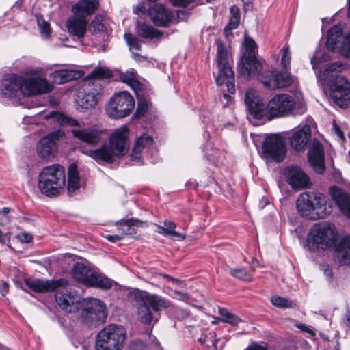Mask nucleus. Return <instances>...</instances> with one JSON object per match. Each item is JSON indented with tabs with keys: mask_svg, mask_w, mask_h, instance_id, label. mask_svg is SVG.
<instances>
[{
	"mask_svg": "<svg viewBox=\"0 0 350 350\" xmlns=\"http://www.w3.org/2000/svg\"><path fill=\"white\" fill-rule=\"evenodd\" d=\"M245 103L250 115L258 120L266 118L271 120L293 113L302 114L306 111V105L301 94L295 96L278 94L264 105L258 92L251 88L245 93Z\"/></svg>",
	"mask_w": 350,
	"mask_h": 350,
	"instance_id": "1",
	"label": "nucleus"
},
{
	"mask_svg": "<svg viewBox=\"0 0 350 350\" xmlns=\"http://www.w3.org/2000/svg\"><path fill=\"white\" fill-rule=\"evenodd\" d=\"M55 299L60 308L67 313L81 311V320L85 324L103 323L107 319L105 305L99 299L90 297L81 299L75 291L59 289Z\"/></svg>",
	"mask_w": 350,
	"mask_h": 350,
	"instance_id": "2",
	"label": "nucleus"
},
{
	"mask_svg": "<svg viewBox=\"0 0 350 350\" xmlns=\"http://www.w3.org/2000/svg\"><path fill=\"white\" fill-rule=\"evenodd\" d=\"M129 130L126 126L116 129L109 137V144H103L100 148L94 150H83L81 151L96 161H104L112 163L114 157H120L126 152V140Z\"/></svg>",
	"mask_w": 350,
	"mask_h": 350,
	"instance_id": "3",
	"label": "nucleus"
},
{
	"mask_svg": "<svg viewBox=\"0 0 350 350\" xmlns=\"http://www.w3.org/2000/svg\"><path fill=\"white\" fill-rule=\"evenodd\" d=\"M300 214L310 219L324 218L332 213V206L325 195L316 192H304L297 200Z\"/></svg>",
	"mask_w": 350,
	"mask_h": 350,
	"instance_id": "4",
	"label": "nucleus"
},
{
	"mask_svg": "<svg viewBox=\"0 0 350 350\" xmlns=\"http://www.w3.org/2000/svg\"><path fill=\"white\" fill-rule=\"evenodd\" d=\"M65 170L59 164H53L42 169L38 175V186L42 194L52 197L59 194L65 186Z\"/></svg>",
	"mask_w": 350,
	"mask_h": 350,
	"instance_id": "5",
	"label": "nucleus"
},
{
	"mask_svg": "<svg viewBox=\"0 0 350 350\" xmlns=\"http://www.w3.org/2000/svg\"><path fill=\"white\" fill-rule=\"evenodd\" d=\"M71 275L79 283L89 287L109 290L113 286V280L96 269L82 262H76L71 269Z\"/></svg>",
	"mask_w": 350,
	"mask_h": 350,
	"instance_id": "6",
	"label": "nucleus"
},
{
	"mask_svg": "<svg viewBox=\"0 0 350 350\" xmlns=\"http://www.w3.org/2000/svg\"><path fill=\"white\" fill-rule=\"evenodd\" d=\"M126 340V331L120 325L110 324L105 326L97 334L95 350H122Z\"/></svg>",
	"mask_w": 350,
	"mask_h": 350,
	"instance_id": "7",
	"label": "nucleus"
},
{
	"mask_svg": "<svg viewBox=\"0 0 350 350\" xmlns=\"http://www.w3.org/2000/svg\"><path fill=\"white\" fill-rule=\"evenodd\" d=\"M336 237L337 231L333 225L326 222L318 223L308 235L307 245L311 251L326 250L334 245Z\"/></svg>",
	"mask_w": 350,
	"mask_h": 350,
	"instance_id": "8",
	"label": "nucleus"
},
{
	"mask_svg": "<svg viewBox=\"0 0 350 350\" xmlns=\"http://www.w3.org/2000/svg\"><path fill=\"white\" fill-rule=\"evenodd\" d=\"M217 57L216 63L219 69L218 75L215 77L216 83L222 85L226 83L228 91L230 94L235 92L234 75L229 63V57L226 47L220 39H216Z\"/></svg>",
	"mask_w": 350,
	"mask_h": 350,
	"instance_id": "9",
	"label": "nucleus"
},
{
	"mask_svg": "<svg viewBox=\"0 0 350 350\" xmlns=\"http://www.w3.org/2000/svg\"><path fill=\"white\" fill-rule=\"evenodd\" d=\"M134 107L135 100L132 95L126 91H121L111 98L106 107V112L109 117L119 119L129 116Z\"/></svg>",
	"mask_w": 350,
	"mask_h": 350,
	"instance_id": "10",
	"label": "nucleus"
},
{
	"mask_svg": "<svg viewBox=\"0 0 350 350\" xmlns=\"http://www.w3.org/2000/svg\"><path fill=\"white\" fill-rule=\"evenodd\" d=\"M286 152L285 142L280 135L272 134L265 137L262 142V154L265 157L280 162L284 159Z\"/></svg>",
	"mask_w": 350,
	"mask_h": 350,
	"instance_id": "11",
	"label": "nucleus"
},
{
	"mask_svg": "<svg viewBox=\"0 0 350 350\" xmlns=\"http://www.w3.org/2000/svg\"><path fill=\"white\" fill-rule=\"evenodd\" d=\"M330 90L334 103L340 107H347L350 103V83L342 76L335 75Z\"/></svg>",
	"mask_w": 350,
	"mask_h": 350,
	"instance_id": "12",
	"label": "nucleus"
},
{
	"mask_svg": "<svg viewBox=\"0 0 350 350\" xmlns=\"http://www.w3.org/2000/svg\"><path fill=\"white\" fill-rule=\"evenodd\" d=\"M61 130H57L42 137L37 144V154L38 157L46 161L55 157L57 145L56 142L64 136Z\"/></svg>",
	"mask_w": 350,
	"mask_h": 350,
	"instance_id": "13",
	"label": "nucleus"
},
{
	"mask_svg": "<svg viewBox=\"0 0 350 350\" xmlns=\"http://www.w3.org/2000/svg\"><path fill=\"white\" fill-rule=\"evenodd\" d=\"M100 91L101 86L96 81H85L79 91V105L86 109L94 107L97 104Z\"/></svg>",
	"mask_w": 350,
	"mask_h": 350,
	"instance_id": "14",
	"label": "nucleus"
},
{
	"mask_svg": "<svg viewBox=\"0 0 350 350\" xmlns=\"http://www.w3.org/2000/svg\"><path fill=\"white\" fill-rule=\"evenodd\" d=\"M263 85L270 90L286 88L293 82L292 77L288 73H282L275 69L265 71L260 76Z\"/></svg>",
	"mask_w": 350,
	"mask_h": 350,
	"instance_id": "15",
	"label": "nucleus"
},
{
	"mask_svg": "<svg viewBox=\"0 0 350 350\" xmlns=\"http://www.w3.org/2000/svg\"><path fill=\"white\" fill-rule=\"evenodd\" d=\"M21 94L31 96L49 93L53 85L46 79L40 77L25 78L23 77Z\"/></svg>",
	"mask_w": 350,
	"mask_h": 350,
	"instance_id": "16",
	"label": "nucleus"
},
{
	"mask_svg": "<svg viewBox=\"0 0 350 350\" xmlns=\"http://www.w3.org/2000/svg\"><path fill=\"white\" fill-rule=\"evenodd\" d=\"M71 133L75 139L89 146H96L102 142L105 131L94 126L83 127L73 129Z\"/></svg>",
	"mask_w": 350,
	"mask_h": 350,
	"instance_id": "17",
	"label": "nucleus"
},
{
	"mask_svg": "<svg viewBox=\"0 0 350 350\" xmlns=\"http://www.w3.org/2000/svg\"><path fill=\"white\" fill-rule=\"evenodd\" d=\"M25 285L36 293H46L53 292L60 288L68 286V282L66 279L41 280L39 279H25Z\"/></svg>",
	"mask_w": 350,
	"mask_h": 350,
	"instance_id": "18",
	"label": "nucleus"
},
{
	"mask_svg": "<svg viewBox=\"0 0 350 350\" xmlns=\"http://www.w3.org/2000/svg\"><path fill=\"white\" fill-rule=\"evenodd\" d=\"M23 76L17 74H8L4 76L0 85V94L6 98L17 97L21 94Z\"/></svg>",
	"mask_w": 350,
	"mask_h": 350,
	"instance_id": "19",
	"label": "nucleus"
},
{
	"mask_svg": "<svg viewBox=\"0 0 350 350\" xmlns=\"http://www.w3.org/2000/svg\"><path fill=\"white\" fill-rule=\"evenodd\" d=\"M284 174L287 182L295 189H305L310 184L308 176L298 167H288Z\"/></svg>",
	"mask_w": 350,
	"mask_h": 350,
	"instance_id": "20",
	"label": "nucleus"
},
{
	"mask_svg": "<svg viewBox=\"0 0 350 350\" xmlns=\"http://www.w3.org/2000/svg\"><path fill=\"white\" fill-rule=\"evenodd\" d=\"M251 54L243 55L239 66L240 74L247 79L257 75L262 69L261 63Z\"/></svg>",
	"mask_w": 350,
	"mask_h": 350,
	"instance_id": "21",
	"label": "nucleus"
},
{
	"mask_svg": "<svg viewBox=\"0 0 350 350\" xmlns=\"http://www.w3.org/2000/svg\"><path fill=\"white\" fill-rule=\"evenodd\" d=\"M148 14L151 21L159 27H167L172 20V12L161 4L150 8Z\"/></svg>",
	"mask_w": 350,
	"mask_h": 350,
	"instance_id": "22",
	"label": "nucleus"
},
{
	"mask_svg": "<svg viewBox=\"0 0 350 350\" xmlns=\"http://www.w3.org/2000/svg\"><path fill=\"white\" fill-rule=\"evenodd\" d=\"M308 159L310 165L316 172L319 174L324 172L325 169L324 151L323 146L319 142L313 143L312 147L308 152Z\"/></svg>",
	"mask_w": 350,
	"mask_h": 350,
	"instance_id": "23",
	"label": "nucleus"
},
{
	"mask_svg": "<svg viewBox=\"0 0 350 350\" xmlns=\"http://www.w3.org/2000/svg\"><path fill=\"white\" fill-rule=\"evenodd\" d=\"M88 20L83 16L74 14L66 22L68 32L78 38L85 36L87 31Z\"/></svg>",
	"mask_w": 350,
	"mask_h": 350,
	"instance_id": "24",
	"label": "nucleus"
},
{
	"mask_svg": "<svg viewBox=\"0 0 350 350\" xmlns=\"http://www.w3.org/2000/svg\"><path fill=\"white\" fill-rule=\"evenodd\" d=\"M330 195L342 214L350 219V195L336 187L330 188Z\"/></svg>",
	"mask_w": 350,
	"mask_h": 350,
	"instance_id": "25",
	"label": "nucleus"
},
{
	"mask_svg": "<svg viewBox=\"0 0 350 350\" xmlns=\"http://www.w3.org/2000/svg\"><path fill=\"white\" fill-rule=\"evenodd\" d=\"M311 137V129L308 125H304L295 131L289 139L290 146L296 151L304 148Z\"/></svg>",
	"mask_w": 350,
	"mask_h": 350,
	"instance_id": "26",
	"label": "nucleus"
},
{
	"mask_svg": "<svg viewBox=\"0 0 350 350\" xmlns=\"http://www.w3.org/2000/svg\"><path fill=\"white\" fill-rule=\"evenodd\" d=\"M334 260L338 265L350 263V234L345 236L336 247Z\"/></svg>",
	"mask_w": 350,
	"mask_h": 350,
	"instance_id": "27",
	"label": "nucleus"
},
{
	"mask_svg": "<svg viewBox=\"0 0 350 350\" xmlns=\"http://www.w3.org/2000/svg\"><path fill=\"white\" fill-rule=\"evenodd\" d=\"M153 146V138L147 133L142 134L137 138L135 142L133 152L131 154V160L139 161L142 158L143 152L144 150H150Z\"/></svg>",
	"mask_w": 350,
	"mask_h": 350,
	"instance_id": "28",
	"label": "nucleus"
},
{
	"mask_svg": "<svg viewBox=\"0 0 350 350\" xmlns=\"http://www.w3.org/2000/svg\"><path fill=\"white\" fill-rule=\"evenodd\" d=\"M99 1L100 0H79L72 6L71 11L74 14L86 18L98 9Z\"/></svg>",
	"mask_w": 350,
	"mask_h": 350,
	"instance_id": "29",
	"label": "nucleus"
},
{
	"mask_svg": "<svg viewBox=\"0 0 350 350\" xmlns=\"http://www.w3.org/2000/svg\"><path fill=\"white\" fill-rule=\"evenodd\" d=\"M135 299L137 304V315L139 320L144 324H150L153 319V315L149 305L146 304L142 297V292L135 293Z\"/></svg>",
	"mask_w": 350,
	"mask_h": 350,
	"instance_id": "30",
	"label": "nucleus"
},
{
	"mask_svg": "<svg viewBox=\"0 0 350 350\" xmlns=\"http://www.w3.org/2000/svg\"><path fill=\"white\" fill-rule=\"evenodd\" d=\"M83 72L72 69H62L55 70L51 73V77L57 84H64L72 80L81 78Z\"/></svg>",
	"mask_w": 350,
	"mask_h": 350,
	"instance_id": "31",
	"label": "nucleus"
},
{
	"mask_svg": "<svg viewBox=\"0 0 350 350\" xmlns=\"http://www.w3.org/2000/svg\"><path fill=\"white\" fill-rule=\"evenodd\" d=\"M157 232L165 237H170L172 239L176 241H183L186 235L175 230L176 225L175 223L165 220L163 221V226L156 225Z\"/></svg>",
	"mask_w": 350,
	"mask_h": 350,
	"instance_id": "32",
	"label": "nucleus"
},
{
	"mask_svg": "<svg viewBox=\"0 0 350 350\" xmlns=\"http://www.w3.org/2000/svg\"><path fill=\"white\" fill-rule=\"evenodd\" d=\"M142 297L149 306H151L155 312L161 311L170 306V302L166 299L157 295H150L142 292Z\"/></svg>",
	"mask_w": 350,
	"mask_h": 350,
	"instance_id": "33",
	"label": "nucleus"
},
{
	"mask_svg": "<svg viewBox=\"0 0 350 350\" xmlns=\"http://www.w3.org/2000/svg\"><path fill=\"white\" fill-rule=\"evenodd\" d=\"M136 33L142 38L152 39L159 38L163 35V32L144 23L137 22L136 25Z\"/></svg>",
	"mask_w": 350,
	"mask_h": 350,
	"instance_id": "34",
	"label": "nucleus"
},
{
	"mask_svg": "<svg viewBox=\"0 0 350 350\" xmlns=\"http://www.w3.org/2000/svg\"><path fill=\"white\" fill-rule=\"evenodd\" d=\"M342 29L338 25H334L329 29L327 33V39L326 41V46L328 49L334 51L338 43L342 40Z\"/></svg>",
	"mask_w": 350,
	"mask_h": 350,
	"instance_id": "35",
	"label": "nucleus"
},
{
	"mask_svg": "<svg viewBox=\"0 0 350 350\" xmlns=\"http://www.w3.org/2000/svg\"><path fill=\"white\" fill-rule=\"evenodd\" d=\"M68 177V191L72 194L79 189V177L76 165L72 164L69 166Z\"/></svg>",
	"mask_w": 350,
	"mask_h": 350,
	"instance_id": "36",
	"label": "nucleus"
},
{
	"mask_svg": "<svg viewBox=\"0 0 350 350\" xmlns=\"http://www.w3.org/2000/svg\"><path fill=\"white\" fill-rule=\"evenodd\" d=\"M112 77V72L107 68L98 67L86 76L85 81H96L98 83L96 80L107 79Z\"/></svg>",
	"mask_w": 350,
	"mask_h": 350,
	"instance_id": "37",
	"label": "nucleus"
},
{
	"mask_svg": "<svg viewBox=\"0 0 350 350\" xmlns=\"http://www.w3.org/2000/svg\"><path fill=\"white\" fill-rule=\"evenodd\" d=\"M46 120L53 119L61 125H68L72 126H79V123L72 118L65 116L61 113L51 111L46 115Z\"/></svg>",
	"mask_w": 350,
	"mask_h": 350,
	"instance_id": "38",
	"label": "nucleus"
},
{
	"mask_svg": "<svg viewBox=\"0 0 350 350\" xmlns=\"http://www.w3.org/2000/svg\"><path fill=\"white\" fill-rule=\"evenodd\" d=\"M145 222L135 218H131L120 221L118 225V229L122 230L124 234H133L135 233L133 227L140 226Z\"/></svg>",
	"mask_w": 350,
	"mask_h": 350,
	"instance_id": "39",
	"label": "nucleus"
},
{
	"mask_svg": "<svg viewBox=\"0 0 350 350\" xmlns=\"http://www.w3.org/2000/svg\"><path fill=\"white\" fill-rule=\"evenodd\" d=\"M137 72L134 70L126 71L120 75L121 81L129 85L132 89L137 90L142 86V83L137 78Z\"/></svg>",
	"mask_w": 350,
	"mask_h": 350,
	"instance_id": "40",
	"label": "nucleus"
},
{
	"mask_svg": "<svg viewBox=\"0 0 350 350\" xmlns=\"http://www.w3.org/2000/svg\"><path fill=\"white\" fill-rule=\"evenodd\" d=\"M219 314L221 317L217 319V321L228 323L231 325H237L241 322V319L230 312L227 309L224 308H219Z\"/></svg>",
	"mask_w": 350,
	"mask_h": 350,
	"instance_id": "41",
	"label": "nucleus"
},
{
	"mask_svg": "<svg viewBox=\"0 0 350 350\" xmlns=\"http://www.w3.org/2000/svg\"><path fill=\"white\" fill-rule=\"evenodd\" d=\"M253 269L251 271H247L245 268L241 267L238 269H230V273L234 278L244 281L251 282L252 281V272Z\"/></svg>",
	"mask_w": 350,
	"mask_h": 350,
	"instance_id": "42",
	"label": "nucleus"
},
{
	"mask_svg": "<svg viewBox=\"0 0 350 350\" xmlns=\"http://www.w3.org/2000/svg\"><path fill=\"white\" fill-rule=\"evenodd\" d=\"M271 304L278 308H293L296 307V304L291 300H289L285 297L280 296H273L271 299Z\"/></svg>",
	"mask_w": 350,
	"mask_h": 350,
	"instance_id": "43",
	"label": "nucleus"
},
{
	"mask_svg": "<svg viewBox=\"0 0 350 350\" xmlns=\"http://www.w3.org/2000/svg\"><path fill=\"white\" fill-rule=\"evenodd\" d=\"M149 107V101L143 97L138 98L137 107L134 114L135 118H141L144 116L148 111Z\"/></svg>",
	"mask_w": 350,
	"mask_h": 350,
	"instance_id": "44",
	"label": "nucleus"
},
{
	"mask_svg": "<svg viewBox=\"0 0 350 350\" xmlns=\"http://www.w3.org/2000/svg\"><path fill=\"white\" fill-rule=\"evenodd\" d=\"M339 47L343 56L350 57V31L343 36Z\"/></svg>",
	"mask_w": 350,
	"mask_h": 350,
	"instance_id": "45",
	"label": "nucleus"
},
{
	"mask_svg": "<svg viewBox=\"0 0 350 350\" xmlns=\"http://www.w3.org/2000/svg\"><path fill=\"white\" fill-rule=\"evenodd\" d=\"M105 26L102 23V17L100 16H96L92 21L89 30L93 33H97L104 31Z\"/></svg>",
	"mask_w": 350,
	"mask_h": 350,
	"instance_id": "46",
	"label": "nucleus"
},
{
	"mask_svg": "<svg viewBox=\"0 0 350 350\" xmlns=\"http://www.w3.org/2000/svg\"><path fill=\"white\" fill-rule=\"evenodd\" d=\"M281 51L282 53L281 64L284 68L288 70L290 68L291 65V53L289 46H284Z\"/></svg>",
	"mask_w": 350,
	"mask_h": 350,
	"instance_id": "47",
	"label": "nucleus"
},
{
	"mask_svg": "<svg viewBox=\"0 0 350 350\" xmlns=\"http://www.w3.org/2000/svg\"><path fill=\"white\" fill-rule=\"evenodd\" d=\"M37 21L42 36L46 38H49L51 34V28L49 24L42 17H38Z\"/></svg>",
	"mask_w": 350,
	"mask_h": 350,
	"instance_id": "48",
	"label": "nucleus"
},
{
	"mask_svg": "<svg viewBox=\"0 0 350 350\" xmlns=\"http://www.w3.org/2000/svg\"><path fill=\"white\" fill-rule=\"evenodd\" d=\"M124 38L126 41L127 44L129 46L130 49H133L135 50H140L142 48L141 44L139 40L133 36L131 33H124Z\"/></svg>",
	"mask_w": 350,
	"mask_h": 350,
	"instance_id": "49",
	"label": "nucleus"
},
{
	"mask_svg": "<svg viewBox=\"0 0 350 350\" xmlns=\"http://www.w3.org/2000/svg\"><path fill=\"white\" fill-rule=\"evenodd\" d=\"M146 345L141 340H133L129 344L128 350H146Z\"/></svg>",
	"mask_w": 350,
	"mask_h": 350,
	"instance_id": "50",
	"label": "nucleus"
},
{
	"mask_svg": "<svg viewBox=\"0 0 350 350\" xmlns=\"http://www.w3.org/2000/svg\"><path fill=\"white\" fill-rule=\"evenodd\" d=\"M343 68L344 65L342 63L337 62L327 66L325 70V72L328 76L329 73H332L335 71H340Z\"/></svg>",
	"mask_w": 350,
	"mask_h": 350,
	"instance_id": "51",
	"label": "nucleus"
},
{
	"mask_svg": "<svg viewBox=\"0 0 350 350\" xmlns=\"http://www.w3.org/2000/svg\"><path fill=\"white\" fill-rule=\"evenodd\" d=\"M256 48V43L253 40H247L246 41V47L245 51L243 55L250 54L252 55L253 57H256L255 55V49Z\"/></svg>",
	"mask_w": 350,
	"mask_h": 350,
	"instance_id": "52",
	"label": "nucleus"
},
{
	"mask_svg": "<svg viewBox=\"0 0 350 350\" xmlns=\"http://www.w3.org/2000/svg\"><path fill=\"white\" fill-rule=\"evenodd\" d=\"M170 1L174 6L185 8L193 3L195 0H170Z\"/></svg>",
	"mask_w": 350,
	"mask_h": 350,
	"instance_id": "53",
	"label": "nucleus"
},
{
	"mask_svg": "<svg viewBox=\"0 0 350 350\" xmlns=\"http://www.w3.org/2000/svg\"><path fill=\"white\" fill-rule=\"evenodd\" d=\"M239 23L240 18L231 17L228 24L226 25V27L231 29H235L238 27Z\"/></svg>",
	"mask_w": 350,
	"mask_h": 350,
	"instance_id": "54",
	"label": "nucleus"
},
{
	"mask_svg": "<svg viewBox=\"0 0 350 350\" xmlns=\"http://www.w3.org/2000/svg\"><path fill=\"white\" fill-rule=\"evenodd\" d=\"M18 239L21 242L30 243L33 239V237L28 233H21L18 234Z\"/></svg>",
	"mask_w": 350,
	"mask_h": 350,
	"instance_id": "55",
	"label": "nucleus"
},
{
	"mask_svg": "<svg viewBox=\"0 0 350 350\" xmlns=\"http://www.w3.org/2000/svg\"><path fill=\"white\" fill-rule=\"evenodd\" d=\"M333 129L335 132V133L337 135V136L342 140L345 139V136L341 131L340 128L336 124V122L334 121L333 123Z\"/></svg>",
	"mask_w": 350,
	"mask_h": 350,
	"instance_id": "56",
	"label": "nucleus"
},
{
	"mask_svg": "<svg viewBox=\"0 0 350 350\" xmlns=\"http://www.w3.org/2000/svg\"><path fill=\"white\" fill-rule=\"evenodd\" d=\"M245 350H267V347L258 343H252Z\"/></svg>",
	"mask_w": 350,
	"mask_h": 350,
	"instance_id": "57",
	"label": "nucleus"
},
{
	"mask_svg": "<svg viewBox=\"0 0 350 350\" xmlns=\"http://www.w3.org/2000/svg\"><path fill=\"white\" fill-rule=\"evenodd\" d=\"M323 270L324 274L327 277L329 280H331L333 276L332 270L329 265H323Z\"/></svg>",
	"mask_w": 350,
	"mask_h": 350,
	"instance_id": "58",
	"label": "nucleus"
},
{
	"mask_svg": "<svg viewBox=\"0 0 350 350\" xmlns=\"http://www.w3.org/2000/svg\"><path fill=\"white\" fill-rule=\"evenodd\" d=\"M297 327L300 329L301 330L305 332L308 333L311 336H314L315 335V333L314 332V331H312L311 329H310L309 327H308L305 325L299 324V325H297Z\"/></svg>",
	"mask_w": 350,
	"mask_h": 350,
	"instance_id": "59",
	"label": "nucleus"
},
{
	"mask_svg": "<svg viewBox=\"0 0 350 350\" xmlns=\"http://www.w3.org/2000/svg\"><path fill=\"white\" fill-rule=\"evenodd\" d=\"M230 11V14H232V17L240 18L239 8L237 6H231Z\"/></svg>",
	"mask_w": 350,
	"mask_h": 350,
	"instance_id": "60",
	"label": "nucleus"
},
{
	"mask_svg": "<svg viewBox=\"0 0 350 350\" xmlns=\"http://www.w3.org/2000/svg\"><path fill=\"white\" fill-rule=\"evenodd\" d=\"M131 56L134 60L138 62H143L146 59V58L144 56L139 53H132Z\"/></svg>",
	"mask_w": 350,
	"mask_h": 350,
	"instance_id": "61",
	"label": "nucleus"
},
{
	"mask_svg": "<svg viewBox=\"0 0 350 350\" xmlns=\"http://www.w3.org/2000/svg\"><path fill=\"white\" fill-rule=\"evenodd\" d=\"M174 294L178 295L180 297V299H181L183 300H187V299H189V295L186 293H183V292H180L178 291H175Z\"/></svg>",
	"mask_w": 350,
	"mask_h": 350,
	"instance_id": "62",
	"label": "nucleus"
},
{
	"mask_svg": "<svg viewBox=\"0 0 350 350\" xmlns=\"http://www.w3.org/2000/svg\"><path fill=\"white\" fill-rule=\"evenodd\" d=\"M144 10H145V7H144V3H139L135 8L134 12L136 14H139L141 13H144Z\"/></svg>",
	"mask_w": 350,
	"mask_h": 350,
	"instance_id": "63",
	"label": "nucleus"
},
{
	"mask_svg": "<svg viewBox=\"0 0 350 350\" xmlns=\"http://www.w3.org/2000/svg\"><path fill=\"white\" fill-rule=\"evenodd\" d=\"M345 324L346 326L350 327V310H347L345 314Z\"/></svg>",
	"mask_w": 350,
	"mask_h": 350,
	"instance_id": "64",
	"label": "nucleus"
}]
</instances>
